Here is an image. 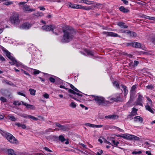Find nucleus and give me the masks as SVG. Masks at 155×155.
<instances>
[{"mask_svg": "<svg viewBox=\"0 0 155 155\" xmlns=\"http://www.w3.org/2000/svg\"><path fill=\"white\" fill-rule=\"evenodd\" d=\"M91 96L94 97L93 100L95 101L96 103L99 105H101L103 106H107L110 104V103L111 102L105 100V98L102 96L94 95H92Z\"/></svg>", "mask_w": 155, "mask_h": 155, "instance_id": "obj_4", "label": "nucleus"}, {"mask_svg": "<svg viewBox=\"0 0 155 155\" xmlns=\"http://www.w3.org/2000/svg\"><path fill=\"white\" fill-rule=\"evenodd\" d=\"M132 135L125 134H124L121 135H119L118 136L120 137L125 139L129 140H131Z\"/></svg>", "mask_w": 155, "mask_h": 155, "instance_id": "obj_15", "label": "nucleus"}, {"mask_svg": "<svg viewBox=\"0 0 155 155\" xmlns=\"http://www.w3.org/2000/svg\"><path fill=\"white\" fill-rule=\"evenodd\" d=\"M133 42L131 43H127V46L128 47L129 46H132L133 47Z\"/></svg>", "mask_w": 155, "mask_h": 155, "instance_id": "obj_63", "label": "nucleus"}, {"mask_svg": "<svg viewBox=\"0 0 155 155\" xmlns=\"http://www.w3.org/2000/svg\"><path fill=\"white\" fill-rule=\"evenodd\" d=\"M102 34H106L107 36L118 37L119 38L121 37L120 35H118L117 34L114 33L113 32L104 31L102 32Z\"/></svg>", "mask_w": 155, "mask_h": 155, "instance_id": "obj_9", "label": "nucleus"}, {"mask_svg": "<svg viewBox=\"0 0 155 155\" xmlns=\"http://www.w3.org/2000/svg\"><path fill=\"white\" fill-rule=\"evenodd\" d=\"M56 28L54 25H45L41 27V29L46 31H53Z\"/></svg>", "mask_w": 155, "mask_h": 155, "instance_id": "obj_7", "label": "nucleus"}, {"mask_svg": "<svg viewBox=\"0 0 155 155\" xmlns=\"http://www.w3.org/2000/svg\"><path fill=\"white\" fill-rule=\"evenodd\" d=\"M55 124L56 126L60 128V127H61L62 126L61 124H59L58 123H55Z\"/></svg>", "mask_w": 155, "mask_h": 155, "instance_id": "obj_57", "label": "nucleus"}, {"mask_svg": "<svg viewBox=\"0 0 155 155\" xmlns=\"http://www.w3.org/2000/svg\"><path fill=\"white\" fill-rule=\"evenodd\" d=\"M117 25L121 27V28H128V26L125 25V23L122 22H118L117 23Z\"/></svg>", "mask_w": 155, "mask_h": 155, "instance_id": "obj_20", "label": "nucleus"}, {"mask_svg": "<svg viewBox=\"0 0 155 155\" xmlns=\"http://www.w3.org/2000/svg\"><path fill=\"white\" fill-rule=\"evenodd\" d=\"M133 44L134 47L139 48H140L141 46L140 44L137 42H133Z\"/></svg>", "mask_w": 155, "mask_h": 155, "instance_id": "obj_24", "label": "nucleus"}, {"mask_svg": "<svg viewBox=\"0 0 155 155\" xmlns=\"http://www.w3.org/2000/svg\"><path fill=\"white\" fill-rule=\"evenodd\" d=\"M110 101H109L110 102H111L110 103V104L111 103H113L114 102H118L117 100H116V99L115 98V97H112L110 99Z\"/></svg>", "mask_w": 155, "mask_h": 155, "instance_id": "obj_44", "label": "nucleus"}, {"mask_svg": "<svg viewBox=\"0 0 155 155\" xmlns=\"http://www.w3.org/2000/svg\"><path fill=\"white\" fill-rule=\"evenodd\" d=\"M17 94H18L19 95L22 96L24 97H25V94H23V93H21L20 92H18Z\"/></svg>", "mask_w": 155, "mask_h": 155, "instance_id": "obj_59", "label": "nucleus"}, {"mask_svg": "<svg viewBox=\"0 0 155 155\" xmlns=\"http://www.w3.org/2000/svg\"><path fill=\"white\" fill-rule=\"evenodd\" d=\"M142 153V152L140 150L138 151H134L132 152V153L133 154L137 155V154H140Z\"/></svg>", "mask_w": 155, "mask_h": 155, "instance_id": "obj_41", "label": "nucleus"}, {"mask_svg": "<svg viewBox=\"0 0 155 155\" xmlns=\"http://www.w3.org/2000/svg\"><path fill=\"white\" fill-rule=\"evenodd\" d=\"M81 7L80 8V9H83V10H90V9H91V8H92V6L86 7V6H84L81 5Z\"/></svg>", "mask_w": 155, "mask_h": 155, "instance_id": "obj_29", "label": "nucleus"}, {"mask_svg": "<svg viewBox=\"0 0 155 155\" xmlns=\"http://www.w3.org/2000/svg\"><path fill=\"white\" fill-rule=\"evenodd\" d=\"M44 149L47 151L49 152H52V151L51 150L49 149L47 147H45Z\"/></svg>", "mask_w": 155, "mask_h": 155, "instance_id": "obj_58", "label": "nucleus"}, {"mask_svg": "<svg viewBox=\"0 0 155 155\" xmlns=\"http://www.w3.org/2000/svg\"><path fill=\"white\" fill-rule=\"evenodd\" d=\"M8 155H17L15 153L14 151L12 149H8Z\"/></svg>", "mask_w": 155, "mask_h": 155, "instance_id": "obj_30", "label": "nucleus"}, {"mask_svg": "<svg viewBox=\"0 0 155 155\" xmlns=\"http://www.w3.org/2000/svg\"><path fill=\"white\" fill-rule=\"evenodd\" d=\"M7 57L11 61H9V64L12 65H15L17 66H18L17 60L15 58L11 56V54Z\"/></svg>", "mask_w": 155, "mask_h": 155, "instance_id": "obj_8", "label": "nucleus"}, {"mask_svg": "<svg viewBox=\"0 0 155 155\" xmlns=\"http://www.w3.org/2000/svg\"><path fill=\"white\" fill-rule=\"evenodd\" d=\"M64 34L63 38L61 40L62 43L69 42L72 39L75 33L74 29L71 27H67L63 30Z\"/></svg>", "mask_w": 155, "mask_h": 155, "instance_id": "obj_1", "label": "nucleus"}, {"mask_svg": "<svg viewBox=\"0 0 155 155\" xmlns=\"http://www.w3.org/2000/svg\"><path fill=\"white\" fill-rule=\"evenodd\" d=\"M0 133L11 143L15 144L18 143V140L11 134L1 129H0Z\"/></svg>", "mask_w": 155, "mask_h": 155, "instance_id": "obj_3", "label": "nucleus"}, {"mask_svg": "<svg viewBox=\"0 0 155 155\" xmlns=\"http://www.w3.org/2000/svg\"><path fill=\"white\" fill-rule=\"evenodd\" d=\"M147 100L149 102V103L151 105H152V101L148 97H146Z\"/></svg>", "mask_w": 155, "mask_h": 155, "instance_id": "obj_46", "label": "nucleus"}, {"mask_svg": "<svg viewBox=\"0 0 155 155\" xmlns=\"http://www.w3.org/2000/svg\"><path fill=\"white\" fill-rule=\"evenodd\" d=\"M5 82L6 84L11 86H14L15 85L14 83H12L11 81H8L7 80H4L3 81V82Z\"/></svg>", "mask_w": 155, "mask_h": 155, "instance_id": "obj_28", "label": "nucleus"}, {"mask_svg": "<svg viewBox=\"0 0 155 155\" xmlns=\"http://www.w3.org/2000/svg\"><path fill=\"white\" fill-rule=\"evenodd\" d=\"M21 101L20 102L19 101H14L13 103V104L14 105H18V106H20V105L21 104H22V103H21Z\"/></svg>", "mask_w": 155, "mask_h": 155, "instance_id": "obj_34", "label": "nucleus"}, {"mask_svg": "<svg viewBox=\"0 0 155 155\" xmlns=\"http://www.w3.org/2000/svg\"><path fill=\"white\" fill-rule=\"evenodd\" d=\"M136 93H133V92H130V98L129 102L131 103L133 101L134 99V96Z\"/></svg>", "mask_w": 155, "mask_h": 155, "instance_id": "obj_21", "label": "nucleus"}, {"mask_svg": "<svg viewBox=\"0 0 155 155\" xmlns=\"http://www.w3.org/2000/svg\"><path fill=\"white\" fill-rule=\"evenodd\" d=\"M82 1L83 3L89 5L92 4L94 3L93 1H89L87 0H83Z\"/></svg>", "mask_w": 155, "mask_h": 155, "instance_id": "obj_32", "label": "nucleus"}, {"mask_svg": "<svg viewBox=\"0 0 155 155\" xmlns=\"http://www.w3.org/2000/svg\"><path fill=\"white\" fill-rule=\"evenodd\" d=\"M0 100L3 103L7 102V99L3 97H0Z\"/></svg>", "mask_w": 155, "mask_h": 155, "instance_id": "obj_39", "label": "nucleus"}, {"mask_svg": "<svg viewBox=\"0 0 155 155\" xmlns=\"http://www.w3.org/2000/svg\"><path fill=\"white\" fill-rule=\"evenodd\" d=\"M120 86L123 89L124 91V96H126L128 92V90L127 89V87L125 85L123 84H121L120 85Z\"/></svg>", "mask_w": 155, "mask_h": 155, "instance_id": "obj_23", "label": "nucleus"}, {"mask_svg": "<svg viewBox=\"0 0 155 155\" xmlns=\"http://www.w3.org/2000/svg\"><path fill=\"white\" fill-rule=\"evenodd\" d=\"M49 79L50 81L52 83H54L55 81V79L52 77H50Z\"/></svg>", "mask_w": 155, "mask_h": 155, "instance_id": "obj_50", "label": "nucleus"}, {"mask_svg": "<svg viewBox=\"0 0 155 155\" xmlns=\"http://www.w3.org/2000/svg\"><path fill=\"white\" fill-rule=\"evenodd\" d=\"M146 153L148 155H153L151 153V152L150 151H146Z\"/></svg>", "mask_w": 155, "mask_h": 155, "instance_id": "obj_64", "label": "nucleus"}, {"mask_svg": "<svg viewBox=\"0 0 155 155\" xmlns=\"http://www.w3.org/2000/svg\"><path fill=\"white\" fill-rule=\"evenodd\" d=\"M145 107L146 110L149 111L150 113L154 114V112L153 111L152 109L151 108L150 106L148 104V103L145 106Z\"/></svg>", "mask_w": 155, "mask_h": 155, "instance_id": "obj_22", "label": "nucleus"}, {"mask_svg": "<svg viewBox=\"0 0 155 155\" xmlns=\"http://www.w3.org/2000/svg\"><path fill=\"white\" fill-rule=\"evenodd\" d=\"M67 127L66 125H62L60 129L61 130L66 131L67 130Z\"/></svg>", "mask_w": 155, "mask_h": 155, "instance_id": "obj_36", "label": "nucleus"}, {"mask_svg": "<svg viewBox=\"0 0 155 155\" xmlns=\"http://www.w3.org/2000/svg\"><path fill=\"white\" fill-rule=\"evenodd\" d=\"M31 27V25L27 22L23 23L21 26V28L23 29H28Z\"/></svg>", "mask_w": 155, "mask_h": 155, "instance_id": "obj_14", "label": "nucleus"}, {"mask_svg": "<svg viewBox=\"0 0 155 155\" xmlns=\"http://www.w3.org/2000/svg\"><path fill=\"white\" fill-rule=\"evenodd\" d=\"M138 97L137 98L136 101V105H140L142 107H143V101L144 99V97L143 95L140 93H139L137 94Z\"/></svg>", "mask_w": 155, "mask_h": 155, "instance_id": "obj_6", "label": "nucleus"}, {"mask_svg": "<svg viewBox=\"0 0 155 155\" xmlns=\"http://www.w3.org/2000/svg\"><path fill=\"white\" fill-rule=\"evenodd\" d=\"M137 86L136 85H133L131 88L130 92H133V93H136V91H135V90Z\"/></svg>", "mask_w": 155, "mask_h": 155, "instance_id": "obj_35", "label": "nucleus"}, {"mask_svg": "<svg viewBox=\"0 0 155 155\" xmlns=\"http://www.w3.org/2000/svg\"><path fill=\"white\" fill-rule=\"evenodd\" d=\"M131 32L129 35L130 37H135L137 36V34L135 32L131 31Z\"/></svg>", "mask_w": 155, "mask_h": 155, "instance_id": "obj_40", "label": "nucleus"}, {"mask_svg": "<svg viewBox=\"0 0 155 155\" xmlns=\"http://www.w3.org/2000/svg\"><path fill=\"white\" fill-rule=\"evenodd\" d=\"M113 84L115 85L117 89L120 88V86L119 84L117 83V81H116L113 82Z\"/></svg>", "mask_w": 155, "mask_h": 155, "instance_id": "obj_37", "label": "nucleus"}, {"mask_svg": "<svg viewBox=\"0 0 155 155\" xmlns=\"http://www.w3.org/2000/svg\"><path fill=\"white\" fill-rule=\"evenodd\" d=\"M118 118V116L117 115H111V119L115 120Z\"/></svg>", "mask_w": 155, "mask_h": 155, "instance_id": "obj_49", "label": "nucleus"}, {"mask_svg": "<svg viewBox=\"0 0 155 155\" xmlns=\"http://www.w3.org/2000/svg\"><path fill=\"white\" fill-rule=\"evenodd\" d=\"M15 125L18 127H21V128L23 129L26 128L25 125L24 124H21L20 123L17 122L15 123Z\"/></svg>", "mask_w": 155, "mask_h": 155, "instance_id": "obj_25", "label": "nucleus"}, {"mask_svg": "<svg viewBox=\"0 0 155 155\" xmlns=\"http://www.w3.org/2000/svg\"><path fill=\"white\" fill-rule=\"evenodd\" d=\"M119 10L124 13H127L130 12L129 10L125 8L123 6H121L119 8Z\"/></svg>", "mask_w": 155, "mask_h": 155, "instance_id": "obj_17", "label": "nucleus"}, {"mask_svg": "<svg viewBox=\"0 0 155 155\" xmlns=\"http://www.w3.org/2000/svg\"><path fill=\"white\" fill-rule=\"evenodd\" d=\"M144 18H146L147 19H149L150 16L146 15H143L142 16Z\"/></svg>", "mask_w": 155, "mask_h": 155, "instance_id": "obj_60", "label": "nucleus"}, {"mask_svg": "<svg viewBox=\"0 0 155 155\" xmlns=\"http://www.w3.org/2000/svg\"><path fill=\"white\" fill-rule=\"evenodd\" d=\"M13 4V2L11 1H7L4 3V4L6 5H8Z\"/></svg>", "mask_w": 155, "mask_h": 155, "instance_id": "obj_43", "label": "nucleus"}, {"mask_svg": "<svg viewBox=\"0 0 155 155\" xmlns=\"http://www.w3.org/2000/svg\"><path fill=\"white\" fill-rule=\"evenodd\" d=\"M22 71H23V73L24 74H25L26 75L29 76H30V74L27 71H24V70H22Z\"/></svg>", "mask_w": 155, "mask_h": 155, "instance_id": "obj_55", "label": "nucleus"}, {"mask_svg": "<svg viewBox=\"0 0 155 155\" xmlns=\"http://www.w3.org/2000/svg\"><path fill=\"white\" fill-rule=\"evenodd\" d=\"M23 9L25 11H28L29 12H34L35 11V9L30 8V6L27 5H23Z\"/></svg>", "mask_w": 155, "mask_h": 155, "instance_id": "obj_11", "label": "nucleus"}, {"mask_svg": "<svg viewBox=\"0 0 155 155\" xmlns=\"http://www.w3.org/2000/svg\"><path fill=\"white\" fill-rule=\"evenodd\" d=\"M81 5H79L72 4L71 3H70L67 5L68 8L77 9H80L81 7Z\"/></svg>", "mask_w": 155, "mask_h": 155, "instance_id": "obj_13", "label": "nucleus"}, {"mask_svg": "<svg viewBox=\"0 0 155 155\" xmlns=\"http://www.w3.org/2000/svg\"><path fill=\"white\" fill-rule=\"evenodd\" d=\"M43 97L47 99L49 98V95L48 94L45 93L43 95Z\"/></svg>", "mask_w": 155, "mask_h": 155, "instance_id": "obj_56", "label": "nucleus"}, {"mask_svg": "<svg viewBox=\"0 0 155 155\" xmlns=\"http://www.w3.org/2000/svg\"><path fill=\"white\" fill-rule=\"evenodd\" d=\"M19 15L18 13H15L10 17V21L12 24L16 25L19 24L20 20Z\"/></svg>", "mask_w": 155, "mask_h": 155, "instance_id": "obj_5", "label": "nucleus"}, {"mask_svg": "<svg viewBox=\"0 0 155 155\" xmlns=\"http://www.w3.org/2000/svg\"><path fill=\"white\" fill-rule=\"evenodd\" d=\"M34 15L36 16L39 17V16H42L43 14L42 12H38L37 13H35L34 14Z\"/></svg>", "mask_w": 155, "mask_h": 155, "instance_id": "obj_38", "label": "nucleus"}, {"mask_svg": "<svg viewBox=\"0 0 155 155\" xmlns=\"http://www.w3.org/2000/svg\"><path fill=\"white\" fill-rule=\"evenodd\" d=\"M29 91H30V94L32 95H35V94L36 91L33 89L30 88L29 89Z\"/></svg>", "mask_w": 155, "mask_h": 155, "instance_id": "obj_33", "label": "nucleus"}, {"mask_svg": "<svg viewBox=\"0 0 155 155\" xmlns=\"http://www.w3.org/2000/svg\"><path fill=\"white\" fill-rule=\"evenodd\" d=\"M137 114V113L134 114L132 111L131 113L130 114L128 115V117L133 116L136 115Z\"/></svg>", "mask_w": 155, "mask_h": 155, "instance_id": "obj_54", "label": "nucleus"}, {"mask_svg": "<svg viewBox=\"0 0 155 155\" xmlns=\"http://www.w3.org/2000/svg\"><path fill=\"white\" fill-rule=\"evenodd\" d=\"M0 60L2 61H5V59L4 58L1 54H0Z\"/></svg>", "mask_w": 155, "mask_h": 155, "instance_id": "obj_52", "label": "nucleus"}, {"mask_svg": "<svg viewBox=\"0 0 155 155\" xmlns=\"http://www.w3.org/2000/svg\"><path fill=\"white\" fill-rule=\"evenodd\" d=\"M138 110V109H137L134 108H132V112L134 113V114H136L137 113V112Z\"/></svg>", "mask_w": 155, "mask_h": 155, "instance_id": "obj_53", "label": "nucleus"}, {"mask_svg": "<svg viewBox=\"0 0 155 155\" xmlns=\"http://www.w3.org/2000/svg\"><path fill=\"white\" fill-rule=\"evenodd\" d=\"M114 97L116 99L117 102H121L122 101V99L120 95L119 94H116L114 95Z\"/></svg>", "mask_w": 155, "mask_h": 155, "instance_id": "obj_19", "label": "nucleus"}, {"mask_svg": "<svg viewBox=\"0 0 155 155\" xmlns=\"http://www.w3.org/2000/svg\"><path fill=\"white\" fill-rule=\"evenodd\" d=\"M134 121L136 122H139L140 123L143 122V119L142 117L140 116H137L134 117Z\"/></svg>", "mask_w": 155, "mask_h": 155, "instance_id": "obj_16", "label": "nucleus"}, {"mask_svg": "<svg viewBox=\"0 0 155 155\" xmlns=\"http://www.w3.org/2000/svg\"><path fill=\"white\" fill-rule=\"evenodd\" d=\"M131 139V140H134L136 141H138L140 140V138L136 136L132 135V137Z\"/></svg>", "mask_w": 155, "mask_h": 155, "instance_id": "obj_31", "label": "nucleus"}, {"mask_svg": "<svg viewBox=\"0 0 155 155\" xmlns=\"http://www.w3.org/2000/svg\"><path fill=\"white\" fill-rule=\"evenodd\" d=\"M9 119H10V120L12 121H15L16 120V119L15 117L13 116H9Z\"/></svg>", "mask_w": 155, "mask_h": 155, "instance_id": "obj_48", "label": "nucleus"}, {"mask_svg": "<svg viewBox=\"0 0 155 155\" xmlns=\"http://www.w3.org/2000/svg\"><path fill=\"white\" fill-rule=\"evenodd\" d=\"M40 72H41V71H39L37 70H35V71H34L33 72V73L34 75H36V74H39Z\"/></svg>", "mask_w": 155, "mask_h": 155, "instance_id": "obj_51", "label": "nucleus"}, {"mask_svg": "<svg viewBox=\"0 0 155 155\" xmlns=\"http://www.w3.org/2000/svg\"><path fill=\"white\" fill-rule=\"evenodd\" d=\"M22 104L26 107L27 109H33L35 108V107L32 105H31L28 104L26 103H24L23 101H21Z\"/></svg>", "mask_w": 155, "mask_h": 155, "instance_id": "obj_18", "label": "nucleus"}, {"mask_svg": "<svg viewBox=\"0 0 155 155\" xmlns=\"http://www.w3.org/2000/svg\"><path fill=\"white\" fill-rule=\"evenodd\" d=\"M20 116H21V117H23L25 118H31V119H33V120H35V121H36V120H38V119L37 118L35 117L32 116L31 115H28L26 114H21L20 115Z\"/></svg>", "mask_w": 155, "mask_h": 155, "instance_id": "obj_12", "label": "nucleus"}, {"mask_svg": "<svg viewBox=\"0 0 155 155\" xmlns=\"http://www.w3.org/2000/svg\"><path fill=\"white\" fill-rule=\"evenodd\" d=\"M85 51L88 55L91 56H93L94 55V52L92 51L88 50H85Z\"/></svg>", "mask_w": 155, "mask_h": 155, "instance_id": "obj_27", "label": "nucleus"}, {"mask_svg": "<svg viewBox=\"0 0 155 155\" xmlns=\"http://www.w3.org/2000/svg\"><path fill=\"white\" fill-rule=\"evenodd\" d=\"M6 55L7 57H8L9 55H10L11 54V53H10L9 51H6V52H5Z\"/></svg>", "mask_w": 155, "mask_h": 155, "instance_id": "obj_62", "label": "nucleus"}, {"mask_svg": "<svg viewBox=\"0 0 155 155\" xmlns=\"http://www.w3.org/2000/svg\"><path fill=\"white\" fill-rule=\"evenodd\" d=\"M70 106L72 108H74L76 107V105L75 104V103L72 102L70 104Z\"/></svg>", "mask_w": 155, "mask_h": 155, "instance_id": "obj_45", "label": "nucleus"}, {"mask_svg": "<svg viewBox=\"0 0 155 155\" xmlns=\"http://www.w3.org/2000/svg\"><path fill=\"white\" fill-rule=\"evenodd\" d=\"M115 146H117L118 145V144L119 143L118 141H116L112 138H111L109 140Z\"/></svg>", "mask_w": 155, "mask_h": 155, "instance_id": "obj_26", "label": "nucleus"}, {"mask_svg": "<svg viewBox=\"0 0 155 155\" xmlns=\"http://www.w3.org/2000/svg\"><path fill=\"white\" fill-rule=\"evenodd\" d=\"M55 137L56 138H58L59 140L61 142H64L66 140V141L65 142V143L66 144H68L69 143L68 140H66L64 138V137L62 135H60L58 137Z\"/></svg>", "mask_w": 155, "mask_h": 155, "instance_id": "obj_10", "label": "nucleus"}, {"mask_svg": "<svg viewBox=\"0 0 155 155\" xmlns=\"http://www.w3.org/2000/svg\"><path fill=\"white\" fill-rule=\"evenodd\" d=\"M85 125L90 127H94V124H92L89 123H87L85 124Z\"/></svg>", "mask_w": 155, "mask_h": 155, "instance_id": "obj_47", "label": "nucleus"}, {"mask_svg": "<svg viewBox=\"0 0 155 155\" xmlns=\"http://www.w3.org/2000/svg\"><path fill=\"white\" fill-rule=\"evenodd\" d=\"M144 144L146 145L145 146V147H149V145L150 144L148 142H144Z\"/></svg>", "mask_w": 155, "mask_h": 155, "instance_id": "obj_61", "label": "nucleus"}, {"mask_svg": "<svg viewBox=\"0 0 155 155\" xmlns=\"http://www.w3.org/2000/svg\"><path fill=\"white\" fill-rule=\"evenodd\" d=\"M146 87L148 89L151 90H152L154 88V87L152 84L148 85Z\"/></svg>", "mask_w": 155, "mask_h": 155, "instance_id": "obj_42", "label": "nucleus"}, {"mask_svg": "<svg viewBox=\"0 0 155 155\" xmlns=\"http://www.w3.org/2000/svg\"><path fill=\"white\" fill-rule=\"evenodd\" d=\"M69 85L71 89H69L68 90V92L71 94H69V96L71 98L77 101H79V100L77 99V97L78 96L82 97L83 95L81 94H80L79 93L76 92L74 91H76L80 93H82L81 91L78 90L77 88L75 87L73 85L69 83Z\"/></svg>", "mask_w": 155, "mask_h": 155, "instance_id": "obj_2", "label": "nucleus"}]
</instances>
